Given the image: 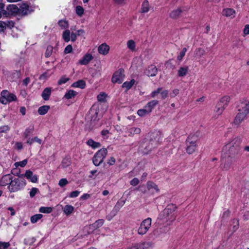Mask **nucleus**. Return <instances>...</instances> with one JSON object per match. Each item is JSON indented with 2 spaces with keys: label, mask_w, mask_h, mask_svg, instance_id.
Here are the masks:
<instances>
[{
  "label": "nucleus",
  "mask_w": 249,
  "mask_h": 249,
  "mask_svg": "<svg viewBox=\"0 0 249 249\" xmlns=\"http://www.w3.org/2000/svg\"><path fill=\"white\" fill-rule=\"evenodd\" d=\"M177 208L176 204L169 203L159 214L158 223L165 226L171 225L176 218L175 211Z\"/></svg>",
  "instance_id": "1"
},
{
  "label": "nucleus",
  "mask_w": 249,
  "mask_h": 249,
  "mask_svg": "<svg viewBox=\"0 0 249 249\" xmlns=\"http://www.w3.org/2000/svg\"><path fill=\"white\" fill-rule=\"evenodd\" d=\"M241 142L242 139L240 137H235L225 144L224 149L228 150L231 155H237L240 150Z\"/></svg>",
  "instance_id": "2"
},
{
  "label": "nucleus",
  "mask_w": 249,
  "mask_h": 249,
  "mask_svg": "<svg viewBox=\"0 0 249 249\" xmlns=\"http://www.w3.org/2000/svg\"><path fill=\"white\" fill-rule=\"evenodd\" d=\"M107 152L106 148H102L96 152L92 158L94 165L96 166L100 165L106 158Z\"/></svg>",
  "instance_id": "3"
},
{
  "label": "nucleus",
  "mask_w": 249,
  "mask_h": 249,
  "mask_svg": "<svg viewBox=\"0 0 249 249\" xmlns=\"http://www.w3.org/2000/svg\"><path fill=\"white\" fill-rule=\"evenodd\" d=\"M102 113L99 114L98 107L95 105L93 106L86 116V120L90 122L91 124H94V123L99 119L102 116Z\"/></svg>",
  "instance_id": "4"
},
{
  "label": "nucleus",
  "mask_w": 249,
  "mask_h": 249,
  "mask_svg": "<svg viewBox=\"0 0 249 249\" xmlns=\"http://www.w3.org/2000/svg\"><path fill=\"white\" fill-rule=\"evenodd\" d=\"M26 184V180L22 178H19L12 180L11 183L8 186V188L10 192H14L22 189Z\"/></svg>",
  "instance_id": "5"
},
{
  "label": "nucleus",
  "mask_w": 249,
  "mask_h": 249,
  "mask_svg": "<svg viewBox=\"0 0 249 249\" xmlns=\"http://www.w3.org/2000/svg\"><path fill=\"white\" fill-rule=\"evenodd\" d=\"M138 189L143 193H146L147 191H149L152 194L159 193L160 192V189L158 185L151 181H148L146 186L141 185L139 186Z\"/></svg>",
  "instance_id": "6"
},
{
  "label": "nucleus",
  "mask_w": 249,
  "mask_h": 249,
  "mask_svg": "<svg viewBox=\"0 0 249 249\" xmlns=\"http://www.w3.org/2000/svg\"><path fill=\"white\" fill-rule=\"evenodd\" d=\"M152 224V219L148 217L143 220L138 229L137 232L139 235H143L147 233L150 228Z\"/></svg>",
  "instance_id": "7"
},
{
  "label": "nucleus",
  "mask_w": 249,
  "mask_h": 249,
  "mask_svg": "<svg viewBox=\"0 0 249 249\" xmlns=\"http://www.w3.org/2000/svg\"><path fill=\"white\" fill-rule=\"evenodd\" d=\"M16 100L17 97L15 94L9 93L6 90H3L1 91L0 102L2 104L6 105L9 102L14 101Z\"/></svg>",
  "instance_id": "8"
},
{
  "label": "nucleus",
  "mask_w": 249,
  "mask_h": 249,
  "mask_svg": "<svg viewBox=\"0 0 249 249\" xmlns=\"http://www.w3.org/2000/svg\"><path fill=\"white\" fill-rule=\"evenodd\" d=\"M124 70L120 69L114 72L112 77L111 81L113 83L121 84L124 81Z\"/></svg>",
  "instance_id": "9"
},
{
  "label": "nucleus",
  "mask_w": 249,
  "mask_h": 249,
  "mask_svg": "<svg viewBox=\"0 0 249 249\" xmlns=\"http://www.w3.org/2000/svg\"><path fill=\"white\" fill-rule=\"evenodd\" d=\"M238 111L249 113V102L246 99H242L237 106Z\"/></svg>",
  "instance_id": "10"
},
{
  "label": "nucleus",
  "mask_w": 249,
  "mask_h": 249,
  "mask_svg": "<svg viewBox=\"0 0 249 249\" xmlns=\"http://www.w3.org/2000/svg\"><path fill=\"white\" fill-rule=\"evenodd\" d=\"M187 144L186 151L187 153L189 154L194 153L197 148L196 142L191 141L190 138H189L187 140Z\"/></svg>",
  "instance_id": "11"
},
{
  "label": "nucleus",
  "mask_w": 249,
  "mask_h": 249,
  "mask_svg": "<svg viewBox=\"0 0 249 249\" xmlns=\"http://www.w3.org/2000/svg\"><path fill=\"white\" fill-rule=\"evenodd\" d=\"M71 41L72 42L76 40L77 36L83 35L85 33L83 29L76 30L74 27L71 28Z\"/></svg>",
  "instance_id": "12"
},
{
  "label": "nucleus",
  "mask_w": 249,
  "mask_h": 249,
  "mask_svg": "<svg viewBox=\"0 0 249 249\" xmlns=\"http://www.w3.org/2000/svg\"><path fill=\"white\" fill-rule=\"evenodd\" d=\"M109 50L110 47L106 43L101 44L98 48V53L103 55H107Z\"/></svg>",
  "instance_id": "13"
},
{
  "label": "nucleus",
  "mask_w": 249,
  "mask_h": 249,
  "mask_svg": "<svg viewBox=\"0 0 249 249\" xmlns=\"http://www.w3.org/2000/svg\"><path fill=\"white\" fill-rule=\"evenodd\" d=\"M93 57L91 54L87 53L85 54L83 57L80 59L78 63L80 65H88L92 59Z\"/></svg>",
  "instance_id": "14"
},
{
  "label": "nucleus",
  "mask_w": 249,
  "mask_h": 249,
  "mask_svg": "<svg viewBox=\"0 0 249 249\" xmlns=\"http://www.w3.org/2000/svg\"><path fill=\"white\" fill-rule=\"evenodd\" d=\"M222 15L230 19H232L235 17L236 12L231 8H225L222 11Z\"/></svg>",
  "instance_id": "15"
},
{
  "label": "nucleus",
  "mask_w": 249,
  "mask_h": 249,
  "mask_svg": "<svg viewBox=\"0 0 249 249\" xmlns=\"http://www.w3.org/2000/svg\"><path fill=\"white\" fill-rule=\"evenodd\" d=\"M248 114L245 112L238 111V114L235 117L234 123L236 124H240L246 119Z\"/></svg>",
  "instance_id": "16"
},
{
  "label": "nucleus",
  "mask_w": 249,
  "mask_h": 249,
  "mask_svg": "<svg viewBox=\"0 0 249 249\" xmlns=\"http://www.w3.org/2000/svg\"><path fill=\"white\" fill-rule=\"evenodd\" d=\"M21 176L26 177L33 183H36L38 180L37 176L34 175L33 172L30 170H27L25 174L24 175H22Z\"/></svg>",
  "instance_id": "17"
},
{
  "label": "nucleus",
  "mask_w": 249,
  "mask_h": 249,
  "mask_svg": "<svg viewBox=\"0 0 249 249\" xmlns=\"http://www.w3.org/2000/svg\"><path fill=\"white\" fill-rule=\"evenodd\" d=\"M158 70L154 65L149 66L145 71V74L148 76H154L157 73Z\"/></svg>",
  "instance_id": "18"
},
{
  "label": "nucleus",
  "mask_w": 249,
  "mask_h": 249,
  "mask_svg": "<svg viewBox=\"0 0 249 249\" xmlns=\"http://www.w3.org/2000/svg\"><path fill=\"white\" fill-rule=\"evenodd\" d=\"M12 181V176L8 174L2 177L1 180L0 181V184L2 186H6L8 185V186L11 183Z\"/></svg>",
  "instance_id": "19"
},
{
  "label": "nucleus",
  "mask_w": 249,
  "mask_h": 249,
  "mask_svg": "<svg viewBox=\"0 0 249 249\" xmlns=\"http://www.w3.org/2000/svg\"><path fill=\"white\" fill-rule=\"evenodd\" d=\"M14 26V23L12 21L3 22L0 21V32H3L6 28H11Z\"/></svg>",
  "instance_id": "20"
},
{
  "label": "nucleus",
  "mask_w": 249,
  "mask_h": 249,
  "mask_svg": "<svg viewBox=\"0 0 249 249\" xmlns=\"http://www.w3.org/2000/svg\"><path fill=\"white\" fill-rule=\"evenodd\" d=\"M127 48L132 52L137 51L136 43L133 39H129L126 42Z\"/></svg>",
  "instance_id": "21"
},
{
  "label": "nucleus",
  "mask_w": 249,
  "mask_h": 249,
  "mask_svg": "<svg viewBox=\"0 0 249 249\" xmlns=\"http://www.w3.org/2000/svg\"><path fill=\"white\" fill-rule=\"evenodd\" d=\"M230 96L229 95H225L220 99L218 103H219V105H222L226 108L230 103Z\"/></svg>",
  "instance_id": "22"
},
{
  "label": "nucleus",
  "mask_w": 249,
  "mask_h": 249,
  "mask_svg": "<svg viewBox=\"0 0 249 249\" xmlns=\"http://www.w3.org/2000/svg\"><path fill=\"white\" fill-rule=\"evenodd\" d=\"M52 92V89L51 88H45L41 94L42 98L46 101L49 99Z\"/></svg>",
  "instance_id": "23"
},
{
  "label": "nucleus",
  "mask_w": 249,
  "mask_h": 249,
  "mask_svg": "<svg viewBox=\"0 0 249 249\" xmlns=\"http://www.w3.org/2000/svg\"><path fill=\"white\" fill-rule=\"evenodd\" d=\"M74 207L71 205H66L63 208V212L66 216H68L74 212Z\"/></svg>",
  "instance_id": "24"
},
{
  "label": "nucleus",
  "mask_w": 249,
  "mask_h": 249,
  "mask_svg": "<svg viewBox=\"0 0 249 249\" xmlns=\"http://www.w3.org/2000/svg\"><path fill=\"white\" fill-rule=\"evenodd\" d=\"M140 132L141 129L138 127H131L128 129L126 131L129 136H133L135 134H140Z\"/></svg>",
  "instance_id": "25"
},
{
  "label": "nucleus",
  "mask_w": 249,
  "mask_h": 249,
  "mask_svg": "<svg viewBox=\"0 0 249 249\" xmlns=\"http://www.w3.org/2000/svg\"><path fill=\"white\" fill-rule=\"evenodd\" d=\"M205 53V51L204 49L198 48L194 52L195 57L196 58H200Z\"/></svg>",
  "instance_id": "26"
},
{
  "label": "nucleus",
  "mask_w": 249,
  "mask_h": 249,
  "mask_svg": "<svg viewBox=\"0 0 249 249\" xmlns=\"http://www.w3.org/2000/svg\"><path fill=\"white\" fill-rule=\"evenodd\" d=\"M7 10L11 14H16L19 13V8L14 4H10L7 7Z\"/></svg>",
  "instance_id": "27"
},
{
  "label": "nucleus",
  "mask_w": 249,
  "mask_h": 249,
  "mask_svg": "<svg viewBox=\"0 0 249 249\" xmlns=\"http://www.w3.org/2000/svg\"><path fill=\"white\" fill-rule=\"evenodd\" d=\"M188 71V67L187 66L181 67L178 71V74L179 77L185 76Z\"/></svg>",
  "instance_id": "28"
},
{
  "label": "nucleus",
  "mask_w": 249,
  "mask_h": 249,
  "mask_svg": "<svg viewBox=\"0 0 249 249\" xmlns=\"http://www.w3.org/2000/svg\"><path fill=\"white\" fill-rule=\"evenodd\" d=\"M87 144L89 146L92 147L93 149H96L99 148L101 146V144L100 142H95L92 139H89L87 142Z\"/></svg>",
  "instance_id": "29"
},
{
  "label": "nucleus",
  "mask_w": 249,
  "mask_h": 249,
  "mask_svg": "<svg viewBox=\"0 0 249 249\" xmlns=\"http://www.w3.org/2000/svg\"><path fill=\"white\" fill-rule=\"evenodd\" d=\"M30 12L29 10V6L26 3H23L21 5L19 9V13L23 15H26Z\"/></svg>",
  "instance_id": "30"
},
{
  "label": "nucleus",
  "mask_w": 249,
  "mask_h": 249,
  "mask_svg": "<svg viewBox=\"0 0 249 249\" xmlns=\"http://www.w3.org/2000/svg\"><path fill=\"white\" fill-rule=\"evenodd\" d=\"M62 38L66 42H68L69 41L71 40V30H65L63 32Z\"/></svg>",
  "instance_id": "31"
},
{
  "label": "nucleus",
  "mask_w": 249,
  "mask_h": 249,
  "mask_svg": "<svg viewBox=\"0 0 249 249\" xmlns=\"http://www.w3.org/2000/svg\"><path fill=\"white\" fill-rule=\"evenodd\" d=\"M158 104V101L157 100H152L149 102H148L147 105L145 106V107L147 108V110H149V112L150 113L154 107Z\"/></svg>",
  "instance_id": "32"
},
{
  "label": "nucleus",
  "mask_w": 249,
  "mask_h": 249,
  "mask_svg": "<svg viewBox=\"0 0 249 249\" xmlns=\"http://www.w3.org/2000/svg\"><path fill=\"white\" fill-rule=\"evenodd\" d=\"M182 11L180 9L178 8L174 10L170 14V17L173 18H177L181 15Z\"/></svg>",
  "instance_id": "33"
},
{
  "label": "nucleus",
  "mask_w": 249,
  "mask_h": 249,
  "mask_svg": "<svg viewBox=\"0 0 249 249\" xmlns=\"http://www.w3.org/2000/svg\"><path fill=\"white\" fill-rule=\"evenodd\" d=\"M49 109L50 106L47 105L39 107L38 112L40 115H43L45 114Z\"/></svg>",
  "instance_id": "34"
},
{
  "label": "nucleus",
  "mask_w": 249,
  "mask_h": 249,
  "mask_svg": "<svg viewBox=\"0 0 249 249\" xmlns=\"http://www.w3.org/2000/svg\"><path fill=\"white\" fill-rule=\"evenodd\" d=\"M43 217L42 214H36L32 216L30 218L31 222L33 224L36 223L39 220Z\"/></svg>",
  "instance_id": "35"
},
{
  "label": "nucleus",
  "mask_w": 249,
  "mask_h": 249,
  "mask_svg": "<svg viewBox=\"0 0 249 249\" xmlns=\"http://www.w3.org/2000/svg\"><path fill=\"white\" fill-rule=\"evenodd\" d=\"M142 12L143 13H147L149 10V4L147 0H144L142 5Z\"/></svg>",
  "instance_id": "36"
},
{
  "label": "nucleus",
  "mask_w": 249,
  "mask_h": 249,
  "mask_svg": "<svg viewBox=\"0 0 249 249\" xmlns=\"http://www.w3.org/2000/svg\"><path fill=\"white\" fill-rule=\"evenodd\" d=\"M86 83L84 80H79L72 84V87L74 88H80L84 89L85 87Z\"/></svg>",
  "instance_id": "37"
},
{
  "label": "nucleus",
  "mask_w": 249,
  "mask_h": 249,
  "mask_svg": "<svg viewBox=\"0 0 249 249\" xmlns=\"http://www.w3.org/2000/svg\"><path fill=\"white\" fill-rule=\"evenodd\" d=\"M104 223V220L103 219H98L93 223L91 226L94 229H97L103 226Z\"/></svg>",
  "instance_id": "38"
},
{
  "label": "nucleus",
  "mask_w": 249,
  "mask_h": 249,
  "mask_svg": "<svg viewBox=\"0 0 249 249\" xmlns=\"http://www.w3.org/2000/svg\"><path fill=\"white\" fill-rule=\"evenodd\" d=\"M39 212L44 213H50L53 211V208L51 207L42 206L39 209Z\"/></svg>",
  "instance_id": "39"
},
{
  "label": "nucleus",
  "mask_w": 249,
  "mask_h": 249,
  "mask_svg": "<svg viewBox=\"0 0 249 249\" xmlns=\"http://www.w3.org/2000/svg\"><path fill=\"white\" fill-rule=\"evenodd\" d=\"M150 243L149 242H142L141 243H137V247L138 249H149L150 247Z\"/></svg>",
  "instance_id": "40"
},
{
  "label": "nucleus",
  "mask_w": 249,
  "mask_h": 249,
  "mask_svg": "<svg viewBox=\"0 0 249 249\" xmlns=\"http://www.w3.org/2000/svg\"><path fill=\"white\" fill-rule=\"evenodd\" d=\"M135 82V81L134 79H132L130 81L125 82L123 83L122 87L125 88L126 90H128L133 86Z\"/></svg>",
  "instance_id": "41"
},
{
  "label": "nucleus",
  "mask_w": 249,
  "mask_h": 249,
  "mask_svg": "<svg viewBox=\"0 0 249 249\" xmlns=\"http://www.w3.org/2000/svg\"><path fill=\"white\" fill-rule=\"evenodd\" d=\"M71 164V160L69 157L64 158L61 162V165L63 168H66L69 166Z\"/></svg>",
  "instance_id": "42"
},
{
  "label": "nucleus",
  "mask_w": 249,
  "mask_h": 249,
  "mask_svg": "<svg viewBox=\"0 0 249 249\" xmlns=\"http://www.w3.org/2000/svg\"><path fill=\"white\" fill-rule=\"evenodd\" d=\"M34 142H36L41 144L42 143V140L37 137H35L33 138H29L27 140L26 143L29 145L32 144Z\"/></svg>",
  "instance_id": "43"
},
{
  "label": "nucleus",
  "mask_w": 249,
  "mask_h": 249,
  "mask_svg": "<svg viewBox=\"0 0 249 249\" xmlns=\"http://www.w3.org/2000/svg\"><path fill=\"white\" fill-rule=\"evenodd\" d=\"M34 130V125L30 126L29 127L27 128L24 132L23 133V136L25 138H27L30 134L33 133Z\"/></svg>",
  "instance_id": "44"
},
{
  "label": "nucleus",
  "mask_w": 249,
  "mask_h": 249,
  "mask_svg": "<svg viewBox=\"0 0 249 249\" xmlns=\"http://www.w3.org/2000/svg\"><path fill=\"white\" fill-rule=\"evenodd\" d=\"M76 92L73 90H69L64 95V97L67 99H71L75 96Z\"/></svg>",
  "instance_id": "45"
},
{
  "label": "nucleus",
  "mask_w": 249,
  "mask_h": 249,
  "mask_svg": "<svg viewBox=\"0 0 249 249\" xmlns=\"http://www.w3.org/2000/svg\"><path fill=\"white\" fill-rule=\"evenodd\" d=\"M232 231L233 232H235L239 228V220L236 218L233 219L232 221Z\"/></svg>",
  "instance_id": "46"
},
{
  "label": "nucleus",
  "mask_w": 249,
  "mask_h": 249,
  "mask_svg": "<svg viewBox=\"0 0 249 249\" xmlns=\"http://www.w3.org/2000/svg\"><path fill=\"white\" fill-rule=\"evenodd\" d=\"M58 25L62 29H66L69 27V23L68 21L64 19L60 20L58 22Z\"/></svg>",
  "instance_id": "47"
},
{
  "label": "nucleus",
  "mask_w": 249,
  "mask_h": 249,
  "mask_svg": "<svg viewBox=\"0 0 249 249\" xmlns=\"http://www.w3.org/2000/svg\"><path fill=\"white\" fill-rule=\"evenodd\" d=\"M149 110H147L146 108L144 107V108L140 109L137 111V114L140 116H144L148 114H149Z\"/></svg>",
  "instance_id": "48"
},
{
  "label": "nucleus",
  "mask_w": 249,
  "mask_h": 249,
  "mask_svg": "<svg viewBox=\"0 0 249 249\" xmlns=\"http://www.w3.org/2000/svg\"><path fill=\"white\" fill-rule=\"evenodd\" d=\"M75 12L76 14L81 17L84 14V9L82 6L78 5L75 7Z\"/></svg>",
  "instance_id": "49"
},
{
  "label": "nucleus",
  "mask_w": 249,
  "mask_h": 249,
  "mask_svg": "<svg viewBox=\"0 0 249 249\" xmlns=\"http://www.w3.org/2000/svg\"><path fill=\"white\" fill-rule=\"evenodd\" d=\"M107 96V95L105 92H102L97 96L98 101L99 102H104L106 100Z\"/></svg>",
  "instance_id": "50"
},
{
  "label": "nucleus",
  "mask_w": 249,
  "mask_h": 249,
  "mask_svg": "<svg viewBox=\"0 0 249 249\" xmlns=\"http://www.w3.org/2000/svg\"><path fill=\"white\" fill-rule=\"evenodd\" d=\"M225 107L222 105H219V103H218L215 109V111L218 114H221L223 110L225 109Z\"/></svg>",
  "instance_id": "51"
},
{
  "label": "nucleus",
  "mask_w": 249,
  "mask_h": 249,
  "mask_svg": "<svg viewBox=\"0 0 249 249\" xmlns=\"http://www.w3.org/2000/svg\"><path fill=\"white\" fill-rule=\"evenodd\" d=\"M27 163V160L25 159L21 161L16 162L15 163L14 165L16 167L20 166L21 167H24Z\"/></svg>",
  "instance_id": "52"
},
{
  "label": "nucleus",
  "mask_w": 249,
  "mask_h": 249,
  "mask_svg": "<svg viewBox=\"0 0 249 249\" xmlns=\"http://www.w3.org/2000/svg\"><path fill=\"white\" fill-rule=\"evenodd\" d=\"M187 52V49L186 48H183L182 51L180 52L179 55L177 57L178 60L181 61L183 57L184 56L186 52Z\"/></svg>",
  "instance_id": "53"
},
{
  "label": "nucleus",
  "mask_w": 249,
  "mask_h": 249,
  "mask_svg": "<svg viewBox=\"0 0 249 249\" xmlns=\"http://www.w3.org/2000/svg\"><path fill=\"white\" fill-rule=\"evenodd\" d=\"M160 94L161 98L162 99H164L168 96V91L167 90L162 89L161 88V91H160Z\"/></svg>",
  "instance_id": "54"
},
{
  "label": "nucleus",
  "mask_w": 249,
  "mask_h": 249,
  "mask_svg": "<svg viewBox=\"0 0 249 249\" xmlns=\"http://www.w3.org/2000/svg\"><path fill=\"white\" fill-rule=\"evenodd\" d=\"M10 246L9 242L0 241V249H7Z\"/></svg>",
  "instance_id": "55"
},
{
  "label": "nucleus",
  "mask_w": 249,
  "mask_h": 249,
  "mask_svg": "<svg viewBox=\"0 0 249 249\" xmlns=\"http://www.w3.org/2000/svg\"><path fill=\"white\" fill-rule=\"evenodd\" d=\"M68 181L66 178H62L59 181L58 185L63 187L68 184Z\"/></svg>",
  "instance_id": "56"
},
{
  "label": "nucleus",
  "mask_w": 249,
  "mask_h": 249,
  "mask_svg": "<svg viewBox=\"0 0 249 249\" xmlns=\"http://www.w3.org/2000/svg\"><path fill=\"white\" fill-rule=\"evenodd\" d=\"M69 80V78L66 77V76H63L58 80V84L60 85L63 84H65Z\"/></svg>",
  "instance_id": "57"
},
{
  "label": "nucleus",
  "mask_w": 249,
  "mask_h": 249,
  "mask_svg": "<svg viewBox=\"0 0 249 249\" xmlns=\"http://www.w3.org/2000/svg\"><path fill=\"white\" fill-rule=\"evenodd\" d=\"M53 52V47L51 46H48L45 53V55L46 57L50 56Z\"/></svg>",
  "instance_id": "58"
},
{
  "label": "nucleus",
  "mask_w": 249,
  "mask_h": 249,
  "mask_svg": "<svg viewBox=\"0 0 249 249\" xmlns=\"http://www.w3.org/2000/svg\"><path fill=\"white\" fill-rule=\"evenodd\" d=\"M38 189L36 188H33L30 192V196L31 197H34L38 192Z\"/></svg>",
  "instance_id": "59"
},
{
  "label": "nucleus",
  "mask_w": 249,
  "mask_h": 249,
  "mask_svg": "<svg viewBox=\"0 0 249 249\" xmlns=\"http://www.w3.org/2000/svg\"><path fill=\"white\" fill-rule=\"evenodd\" d=\"M72 51V47L71 45H68L64 49V53L65 54L69 53Z\"/></svg>",
  "instance_id": "60"
},
{
  "label": "nucleus",
  "mask_w": 249,
  "mask_h": 249,
  "mask_svg": "<svg viewBox=\"0 0 249 249\" xmlns=\"http://www.w3.org/2000/svg\"><path fill=\"white\" fill-rule=\"evenodd\" d=\"M9 127L8 125H3L0 126V133H5L9 131Z\"/></svg>",
  "instance_id": "61"
},
{
  "label": "nucleus",
  "mask_w": 249,
  "mask_h": 249,
  "mask_svg": "<svg viewBox=\"0 0 249 249\" xmlns=\"http://www.w3.org/2000/svg\"><path fill=\"white\" fill-rule=\"evenodd\" d=\"M139 179L135 178L130 181V184L133 186H135L139 183Z\"/></svg>",
  "instance_id": "62"
},
{
  "label": "nucleus",
  "mask_w": 249,
  "mask_h": 249,
  "mask_svg": "<svg viewBox=\"0 0 249 249\" xmlns=\"http://www.w3.org/2000/svg\"><path fill=\"white\" fill-rule=\"evenodd\" d=\"M80 194V192L78 191H74L71 192L69 195V197L71 198L76 197L78 196Z\"/></svg>",
  "instance_id": "63"
},
{
  "label": "nucleus",
  "mask_w": 249,
  "mask_h": 249,
  "mask_svg": "<svg viewBox=\"0 0 249 249\" xmlns=\"http://www.w3.org/2000/svg\"><path fill=\"white\" fill-rule=\"evenodd\" d=\"M161 91V88H158L156 90L152 91L151 93V96L152 98L156 97Z\"/></svg>",
  "instance_id": "64"
}]
</instances>
